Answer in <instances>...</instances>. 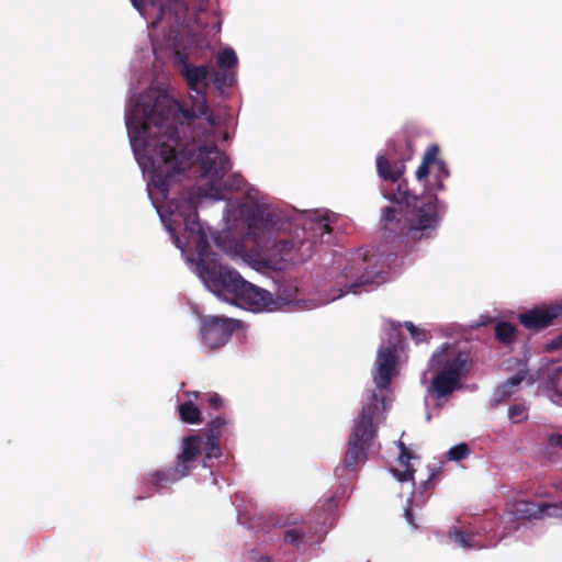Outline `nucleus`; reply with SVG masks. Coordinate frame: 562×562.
Returning <instances> with one entry per match:
<instances>
[{
    "label": "nucleus",
    "instance_id": "f257e3e1",
    "mask_svg": "<svg viewBox=\"0 0 562 562\" xmlns=\"http://www.w3.org/2000/svg\"><path fill=\"white\" fill-rule=\"evenodd\" d=\"M133 7L145 19L153 18V29H168L160 41H155L153 50L157 58L173 57L183 69L192 95L191 115L182 116L193 127L190 143L180 145L178 125L180 105L166 91L150 88L137 100H131L125 114V124L134 156L147 182L148 196L166 223L162 201L169 188L183 179L200 173L199 184L190 193H202L211 201L225 198L224 176L231 169L228 158L221 153L215 143L222 135V119L206 105L204 91L209 85L210 68L187 64L195 50V31L205 24L199 19L204 10L201 1L192 8V0H131Z\"/></svg>",
    "mask_w": 562,
    "mask_h": 562
},
{
    "label": "nucleus",
    "instance_id": "f03ea898",
    "mask_svg": "<svg viewBox=\"0 0 562 562\" xmlns=\"http://www.w3.org/2000/svg\"><path fill=\"white\" fill-rule=\"evenodd\" d=\"M204 200L211 199L202 193H190L180 201L162 204L166 223L162 220L161 222L175 245L186 256L191 269L212 293L225 302L239 301L252 312H271L284 304L312 310L346 294H357L361 288L375 282L378 272L369 270L372 257H368L367 250H359L346 258L340 266L327 299L296 300L285 290L279 299H273L268 291L247 282L237 271L218 262L216 255L210 249L209 229L198 220L196 210Z\"/></svg>",
    "mask_w": 562,
    "mask_h": 562
},
{
    "label": "nucleus",
    "instance_id": "7ed1b4c3",
    "mask_svg": "<svg viewBox=\"0 0 562 562\" xmlns=\"http://www.w3.org/2000/svg\"><path fill=\"white\" fill-rule=\"evenodd\" d=\"M336 215L326 210L297 211L281 209L256 188H249L241 200L227 203L224 221L228 228L247 226V239L255 245L248 250L245 240L223 232L214 238L215 244L233 260H240L255 269L261 266L282 267L279 261L291 251L311 243L327 241Z\"/></svg>",
    "mask_w": 562,
    "mask_h": 562
},
{
    "label": "nucleus",
    "instance_id": "20e7f679",
    "mask_svg": "<svg viewBox=\"0 0 562 562\" xmlns=\"http://www.w3.org/2000/svg\"><path fill=\"white\" fill-rule=\"evenodd\" d=\"M379 176L391 182L384 196L395 205L386 207L383 222L387 231L401 235L406 243H418L434 237L440 222V205L435 196H412L402 181L404 164H391L383 156L376 158Z\"/></svg>",
    "mask_w": 562,
    "mask_h": 562
},
{
    "label": "nucleus",
    "instance_id": "39448f33",
    "mask_svg": "<svg viewBox=\"0 0 562 562\" xmlns=\"http://www.w3.org/2000/svg\"><path fill=\"white\" fill-rule=\"evenodd\" d=\"M470 366V355L458 344H443L429 359L422 383L427 387L430 396L445 397L460 386Z\"/></svg>",
    "mask_w": 562,
    "mask_h": 562
},
{
    "label": "nucleus",
    "instance_id": "423d86ee",
    "mask_svg": "<svg viewBox=\"0 0 562 562\" xmlns=\"http://www.w3.org/2000/svg\"><path fill=\"white\" fill-rule=\"evenodd\" d=\"M400 325L390 324L389 340L380 346L374 361L372 378L375 390L368 391L363 396L362 405L367 404L369 397L374 395V404L380 406L381 416L393 401L391 383L400 374L401 361V338Z\"/></svg>",
    "mask_w": 562,
    "mask_h": 562
},
{
    "label": "nucleus",
    "instance_id": "0eeeda50",
    "mask_svg": "<svg viewBox=\"0 0 562 562\" xmlns=\"http://www.w3.org/2000/svg\"><path fill=\"white\" fill-rule=\"evenodd\" d=\"M376 397L371 395L367 404L362 405L359 416L355 420L349 447L344 459L347 470L356 471L364 463L368 451L376 436L379 425L384 419L380 406L374 404Z\"/></svg>",
    "mask_w": 562,
    "mask_h": 562
},
{
    "label": "nucleus",
    "instance_id": "6e6552de",
    "mask_svg": "<svg viewBox=\"0 0 562 562\" xmlns=\"http://www.w3.org/2000/svg\"><path fill=\"white\" fill-rule=\"evenodd\" d=\"M439 148L431 145L427 148L423 161L416 170V179L427 192L424 196H437L435 192L443 189V180L449 176L445 162L438 158Z\"/></svg>",
    "mask_w": 562,
    "mask_h": 562
},
{
    "label": "nucleus",
    "instance_id": "1a4fd4ad",
    "mask_svg": "<svg viewBox=\"0 0 562 562\" xmlns=\"http://www.w3.org/2000/svg\"><path fill=\"white\" fill-rule=\"evenodd\" d=\"M202 447L203 438L201 436L194 435L184 438L176 467L168 472H157L154 475L155 483L164 487L186 476L192 469V462L201 454Z\"/></svg>",
    "mask_w": 562,
    "mask_h": 562
},
{
    "label": "nucleus",
    "instance_id": "9d476101",
    "mask_svg": "<svg viewBox=\"0 0 562 562\" xmlns=\"http://www.w3.org/2000/svg\"><path fill=\"white\" fill-rule=\"evenodd\" d=\"M239 326L240 323L233 318L206 316L200 329L202 344L209 349L218 348L227 342Z\"/></svg>",
    "mask_w": 562,
    "mask_h": 562
},
{
    "label": "nucleus",
    "instance_id": "9b49d317",
    "mask_svg": "<svg viewBox=\"0 0 562 562\" xmlns=\"http://www.w3.org/2000/svg\"><path fill=\"white\" fill-rule=\"evenodd\" d=\"M217 66L221 71L212 69L216 87L222 90L232 87L236 81L234 68L238 64L235 50L231 47H224L216 54Z\"/></svg>",
    "mask_w": 562,
    "mask_h": 562
},
{
    "label": "nucleus",
    "instance_id": "f8f14e48",
    "mask_svg": "<svg viewBox=\"0 0 562 562\" xmlns=\"http://www.w3.org/2000/svg\"><path fill=\"white\" fill-rule=\"evenodd\" d=\"M562 315V300L549 306H538L519 315L521 324L529 329L549 326L553 319Z\"/></svg>",
    "mask_w": 562,
    "mask_h": 562
},
{
    "label": "nucleus",
    "instance_id": "ddd939ff",
    "mask_svg": "<svg viewBox=\"0 0 562 562\" xmlns=\"http://www.w3.org/2000/svg\"><path fill=\"white\" fill-rule=\"evenodd\" d=\"M512 512L519 518H541L553 516L562 518V506L550 504H535L528 501H517L513 504Z\"/></svg>",
    "mask_w": 562,
    "mask_h": 562
},
{
    "label": "nucleus",
    "instance_id": "4468645a",
    "mask_svg": "<svg viewBox=\"0 0 562 562\" xmlns=\"http://www.w3.org/2000/svg\"><path fill=\"white\" fill-rule=\"evenodd\" d=\"M398 448L401 453L397 460V465L392 468L391 471L400 482H411L414 477V470L409 464V460L413 459L414 456L402 441H398Z\"/></svg>",
    "mask_w": 562,
    "mask_h": 562
},
{
    "label": "nucleus",
    "instance_id": "2eb2a0df",
    "mask_svg": "<svg viewBox=\"0 0 562 562\" xmlns=\"http://www.w3.org/2000/svg\"><path fill=\"white\" fill-rule=\"evenodd\" d=\"M226 424V420L223 418H215L211 424V430L206 438V440H203V447L205 451L206 458H217L221 454L220 447H218V438L220 432L218 428L224 426Z\"/></svg>",
    "mask_w": 562,
    "mask_h": 562
},
{
    "label": "nucleus",
    "instance_id": "dca6fc26",
    "mask_svg": "<svg viewBox=\"0 0 562 562\" xmlns=\"http://www.w3.org/2000/svg\"><path fill=\"white\" fill-rule=\"evenodd\" d=\"M525 374L522 372H519L508 379L503 384H499L492 395V403L497 405L504 402L506 398H508L519 386L521 381L524 380Z\"/></svg>",
    "mask_w": 562,
    "mask_h": 562
},
{
    "label": "nucleus",
    "instance_id": "f3484780",
    "mask_svg": "<svg viewBox=\"0 0 562 562\" xmlns=\"http://www.w3.org/2000/svg\"><path fill=\"white\" fill-rule=\"evenodd\" d=\"M179 414L183 422L189 424L201 423V411L193 403L192 398H189L184 403L179 405Z\"/></svg>",
    "mask_w": 562,
    "mask_h": 562
},
{
    "label": "nucleus",
    "instance_id": "a211bd4d",
    "mask_svg": "<svg viewBox=\"0 0 562 562\" xmlns=\"http://www.w3.org/2000/svg\"><path fill=\"white\" fill-rule=\"evenodd\" d=\"M450 539L459 547L463 549H471L477 547V541L475 540V536L469 535L462 530L453 528L449 532Z\"/></svg>",
    "mask_w": 562,
    "mask_h": 562
},
{
    "label": "nucleus",
    "instance_id": "6ab92c4d",
    "mask_svg": "<svg viewBox=\"0 0 562 562\" xmlns=\"http://www.w3.org/2000/svg\"><path fill=\"white\" fill-rule=\"evenodd\" d=\"M308 530L310 529L305 524L295 528H290L285 531L284 540L291 544L299 543L306 537Z\"/></svg>",
    "mask_w": 562,
    "mask_h": 562
},
{
    "label": "nucleus",
    "instance_id": "aec40b11",
    "mask_svg": "<svg viewBox=\"0 0 562 562\" xmlns=\"http://www.w3.org/2000/svg\"><path fill=\"white\" fill-rule=\"evenodd\" d=\"M496 336L503 342H510L515 337V328L508 323H499L496 326Z\"/></svg>",
    "mask_w": 562,
    "mask_h": 562
},
{
    "label": "nucleus",
    "instance_id": "412c9836",
    "mask_svg": "<svg viewBox=\"0 0 562 562\" xmlns=\"http://www.w3.org/2000/svg\"><path fill=\"white\" fill-rule=\"evenodd\" d=\"M527 417H528L527 407L522 404L512 405L508 409V418L513 423H520V422L527 419Z\"/></svg>",
    "mask_w": 562,
    "mask_h": 562
},
{
    "label": "nucleus",
    "instance_id": "4be33fe9",
    "mask_svg": "<svg viewBox=\"0 0 562 562\" xmlns=\"http://www.w3.org/2000/svg\"><path fill=\"white\" fill-rule=\"evenodd\" d=\"M470 453V448L467 443H459L454 447H452L448 451V458L451 461H459L468 457Z\"/></svg>",
    "mask_w": 562,
    "mask_h": 562
},
{
    "label": "nucleus",
    "instance_id": "5701e85b",
    "mask_svg": "<svg viewBox=\"0 0 562 562\" xmlns=\"http://www.w3.org/2000/svg\"><path fill=\"white\" fill-rule=\"evenodd\" d=\"M204 400L214 409H220L224 406V400L217 393H206L204 394Z\"/></svg>",
    "mask_w": 562,
    "mask_h": 562
},
{
    "label": "nucleus",
    "instance_id": "b1692460",
    "mask_svg": "<svg viewBox=\"0 0 562 562\" xmlns=\"http://www.w3.org/2000/svg\"><path fill=\"white\" fill-rule=\"evenodd\" d=\"M405 327L416 341H422L425 338L424 331L416 327L412 322H406Z\"/></svg>",
    "mask_w": 562,
    "mask_h": 562
},
{
    "label": "nucleus",
    "instance_id": "393cba45",
    "mask_svg": "<svg viewBox=\"0 0 562 562\" xmlns=\"http://www.w3.org/2000/svg\"><path fill=\"white\" fill-rule=\"evenodd\" d=\"M548 397L551 400L552 403L562 406V391L561 390H558L555 387H549L548 389Z\"/></svg>",
    "mask_w": 562,
    "mask_h": 562
},
{
    "label": "nucleus",
    "instance_id": "a878e982",
    "mask_svg": "<svg viewBox=\"0 0 562 562\" xmlns=\"http://www.w3.org/2000/svg\"><path fill=\"white\" fill-rule=\"evenodd\" d=\"M561 347H562V334L560 336H558L557 338L552 339L547 346L548 350H555Z\"/></svg>",
    "mask_w": 562,
    "mask_h": 562
},
{
    "label": "nucleus",
    "instance_id": "bb28decb",
    "mask_svg": "<svg viewBox=\"0 0 562 562\" xmlns=\"http://www.w3.org/2000/svg\"><path fill=\"white\" fill-rule=\"evenodd\" d=\"M412 498H408L407 499V505L405 507V512H404V515H405V518L407 520L408 524L411 525H414L413 522V515H412Z\"/></svg>",
    "mask_w": 562,
    "mask_h": 562
},
{
    "label": "nucleus",
    "instance_id": "cd10ccee",
    "mask_svg": "<svg viewBox=\"0 0 562 562\" xmlns=\"http://www.w3.org/2000/svg\"><path fill=\"white\" fill-rule=\"evenodd\" d=\"M549 442L551 446L562 449V435L557 434V435L550 436Z\"/></svg>",
    "mask_w": 562,
    "mask_h": 562
},
{
    "label": "nucleus",
    "instance_id": "c85d7f7f",
    "mask_svg": "<svg viewBox=\"0 0 562 562\" xmlns=\"http://www.w3.org/2000/svg\"><path fill=\"white\" fill-rule=\"evenodd\" d=\"M561 372H562V367H561V366H559L558 368H555V369L553 370L554 376H555L557 374L561 373Z\"/></svg>",
    "mask_w": 562,
    "mask_h": 562
},
{
    "label": "nucleus",
    "instance_id": "c756f323",
    "mask_svg": "<svg viewBox=\"0 0 562 562\" xmlns=\"http://www.w3.org/2000/svg\"><path fill=\"white\" fill-rule=\"evenodd\" d=\"M189 396H193L194 398H198L199 397V393L198 392H192L191 394H189Z\"/></svg>",
    "mask_w": 562,
    "mask_h": 562
},
{
    "label": "nucleus",
    "instance_id": "7c9ffc66",
    "mask_svg": "<svg viewBox=\"0 0 562 562\" xmlns=\"http://www.w3.org/2000/svg\"><path fill=\"white\" fill-rule=\"evenodd\" d=\"M240 183H241V179L237 178L236 179V187H239Z\"/></svg>",
    "mask_w": 562,
    "mask_h": 562
}]
</instances>
